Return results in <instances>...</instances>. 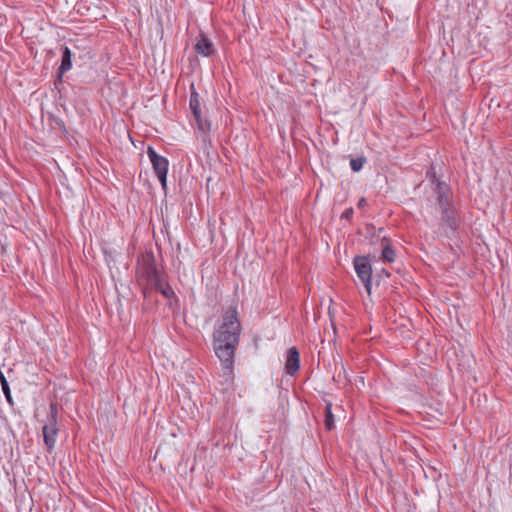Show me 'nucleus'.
Listing matches in <instances>:
<instances>
[{
    "label": "nucleus",
    "mask_w": 512,
    "mask_h": 512,
    "mask_svg": "<svg viewBox=\"0 0 512 512\" xmlns=\"http://www.w3.org/2000/svg\"><path fill=\"white\" fill-rule=\"evenodd\" d=\"M242 327L236 306H229L222 316V322L213 333V348L219 358L226 379L234 377V358L239 345Z\"/></svg>",
    "instance_id": "obj_1"
},
{
    "label": "nucleus",
    "mask_w": 512,
    "mask_h": 512,
    "mask_svg": "<svg viewBox=\"0 0 512 512\" xmlns=\"http://www.w3.org/2000/svg\"><path fill=\"white\" fill-rule=\"evenodd\" d=\"M58 407L55 402H51L49 406L48 422L43 426V438L48 452H51L56 443V437L59 432L58 423Z\"/></svg>",
    "instance_id": "obj_2"
},
{
    "label": "nucleus",
    "mask_w": 512,
    "mask_h": 512,
    "mask_svg": "<svg viewBox=\"0 0 512 512\" xmlns=\"http://www.w3.org/2000/svg\"><path fill=\"white\" fill-rule=\"evenodd\" d=\"M426 176L430 179L431 185L433 186L432 189L436 195L438 206H447L448 204L453 203L450 186L437 177L433 167L427 171Z\"/></svg>",
    "instance_id": "obj_3"
},
{
    "label": "nucleus",
    "mask_w": 512,
    "mask_h": 512,
    "mask_svg": "<svg viewBox=\"0 0 512 512\" xmlns=\"http://www.w3.org/2000/svg\"><path fill=\"white\" fill-rule=\"evenodd\" d=\"M147 155L151 161L153 170L164 190L167 188V173L169 161L167 158L159 155L152 146L147 148Z\"/></svg>",
    "instance_id": "obj_4"
},
{
    "label": "nucleus",
    "mask_w": 512,
    "mask_h": 512,
    "mask_svg": "<svg viewBox=\"0 0 512 512\" xmlns=\"http://www.w3.org/2000/svg\"><path fill=\"white\" fill-rule=\"evenodd\" d=\"M353 265L358 278L363 283L368 294L371 293L372 266L367 256H355Z\"/></svg>",
    "instance_id": "obj_5"
},
{
    "label": "nucleus",
    "mask_w": 512,
    "mask_h": 512,
    "mask_svg": "<svg viewBox=\"0 0 512 512\" xmlns=\"http://www.w3.org/2000/svg\"><path fill=\"white\" fill-rule=\"evenodd\" d=\"M440 210V226L448 228L454 234L460 224V216L458 210L453 206V203L447 206L439 207Z\"/></svg>",
    "instance_id": "obj_6"
},
{
    "label": "nucleus",
    "mask_w": 512,
    "mask_h": 512,
    "mask_svg": "<svg viewBox=\"0 0 512 512\" xmlns=\"http://www.w3.org/2000/svg\"><path fill=\"white\" fill-rule=\"evenodd\" d=\"M300 369V353L296 347H291L287 351L285 371L293 376Z\"/></svg>",
    "instance_id": "obj_7"
},
{
    "label": "nucleus",
    "mask_w": 512,
    "mask_h": 512,
    "mask_svg": "<svg viewBox=\"0 0 512 512\" xmlns=\"http://www.w3.org/2000/svg\"><path fill=\"white\" fill-rule=\"evenodd\" d=\"M195 50L198 54L205 57L212 56L215 53L212 41L204 34L200 33L195 45Z\"/></svg>",
    "instance_id": "obj_8"
},
{
    "label": "nucleus",
    "mask_w": 512,
    "mask_h": 512,
    "mask_svg": "<svg viewBox=\"0 0 512 512\" xmlns=\"http://www.w3.org/2000/svg\"><path fill=\"white\" fill-rule=\"evenodd\" d=\"M143 262L144 275L148 282H150L154 278H157L161 274L156 267L155 259L152 253L147 254L144 257Z\"/></svg>",
    "instance_id": "obj_9"
},
{
    "label": "nucleus",
    "mask_w": 512,
    "mask_h": 512,
    "mask_svg": "<svg viewBox=\"0 0 512 512\" xmlns=\"http://www.w3.org/2000/svg\"><path fill=\"white\" fill-rule=\"evenodd\" d=\"M72 67V52L69 47L62 46L61 64L57 70V78L61 82L63 75Z\"/></svg>",
    "instance_id": "obj_10"
},
{
    "label": "nucleus",
    "mask_w": 512,
    "mask_h": 512,
    "mask_svg": "<svg viewBox=\"0 0 512 512\" xmlns=\"http://www.w3.org/2000/svg\"><path fill=\"white\" fill-rule=\"evenodd\" d=\"M189 107L193 113V116H199V111H201L199 94L196 92L193 84L191 85Z\"/></svg>",
    "instance_id": "obj_11"
},
{
    "label": "nucleus",
    "mask_w": 512,
    "mask_h": 512,
    "mask_svg": "<svg viewBox=\"0 0 512 512\" xmlns=\"http://www.w3.org/2000/svg\"><path fill=\"white\" fill-rule=\"evenodd\" d=\"M325 419L324 425L328 431H331L335 428L334 415L332 413V403L328 402L324 409Z\"/></svg>",
    "instance_id": "obj_12"
},
{
    "label": "nucleus",
    "mask_w": 512,
    "mask_h": 512,
    "mask_svg": "<svg viewBox=\"0 0 512 512\" xmlns=\"http://www.w3.org/2000/svg\"><path fill=\"white\" fill-rule=\"evenodd\" d=\"M0 383H1L3 394H4L5 398H6V401L8 402V404L10 406H13L14 405V401H13V398H12V395H11L10 386H9V383H8L4 373H0Z\"/></svg>",
    "instance_id": "obj_13"
},
{
    "label": "nucleus",
    "mask_w": 512,
    "mask_h": 512,
    "mask_svg": "<svg viewBox=\"0 0 512 512\" xmlns=\"http://www.w3.org/2000/svg\"><path fill=\"white\" fill-rule=\"evenodd\" d=\"M381 257H382L383 261L388 262V263H392L395 261V251L389 243L384 245V247L382 249Z\"/></svg>",
    "instance_id": "obj_14"
},
{
    "label": "nucleus",
    "mask_w": 512,
    "mask_h": 512,
    "mask_svg": "<svg viewBox=\"0 0 512 512\" xmlns=\"http://www.w3.org/2000/svg\"><path fill=\"white\" fill-rule=\"evenodd\" d=\"M194 119L200 131L206 133L207 131L210 130L211 124L206 118L202 117L201 111H199V116H194Z\"/></svg>",
    "instance_id": "obj_15"
},
{
    "label": "nucleus",
    "mask_w": 512,
    "mask_h": 512,
    "mask_svg": "<svg viewBox=\"0 0 512 512\" xmlns=\"http://www.w3.org/2000/svg\"><path fill=\"white\" fill-rule=\"evenodd\" d=\"M366 162V158L361 156L357 158H352L350 161V167L352 171L359 172L362 168L364 163Z\"/></svg>",
    "instance_id": "obj_16"
},
{
    "label": "nucleus",
    "mask_w": 512,
    "mask_h": 512,
    "mask_svg": "<svg viewBox=\"0 0 512 512\" xmlns=\"http://www.w3.org/2000/svg\"><path fill=\"white\" fill-rule=\"evenodd\" d=\"M149 283L152 284V286L157 290V291H160L162 290V288L165 286V283H167L162 274H160L157 278H154L153 280H151Z\"/></svg>",
    "instance_id": "obj_17"
},
{
    "label": "nucleus",
    "mask_w": 512,
    "mask_h": 512,
    "mask_svg": "<svg viewBox=\"0 0 512 512\" xmlns=\"http://www.w3.org/2000/svg\"><path fill=\"white\" fill-rule=\"evenodd\" d=\"M159 292L166 298H171L175 295L173 289L168 283H165V286Z\"/></svg>",
    "instance_id": "obj_18"
},
{
    "label": "nucleus",
    "mask_w": 512,
    "mask_h": 512,
    "mask_svg": "<svg viewBox=\"0 0 512 512\" xmlns=\"http://www.w3.org/2000/svg\"><path fill=\"white\" fill-rule=\"evenodd\" d=\"M142 294H143V297L146 301L150 300L151 297H152V294H153V289L149 286H145L143 289H142Z\"/></svg>",
    "instance_id": "obj_19"
},
{
    "label": "nucleus",
    "mask_w": 512,
    "mask_h": 512,
    "mask_svg": "<svg viewBox=\"0 0 512 512\" xmlns=\"http://www.w3.org/2000/svg\"><path fill=\"white\" fill-rule=\"evenodd\" d=\"M353 214H354L353 208H351V207L347 208L342 213L341 219H346V220L350 221L352 219V217H353Z\"/></svg>",
    "instance_id": "obj_20"
},
{
    "label": "nucleus",
    "mask_w": 512,
    "mask_h": 512,
    "mask_svg": "<svg viewBox=\"0 0 512 512\" xmlns=\"http://www.w3.org/2000/svg\"><path fill=\"white\" fill-rule=\"evenodd\" d=\"M367 205V201L364 197L360 198L359 201H358V204H357V207L359 209H362L364 208L365 206Z\"/></svg>",
    "instance_id": "obj_21"
},
{
    "label": "nucleus",
    "mask_w": 512,
    "mask_h": 512,
    "mask_svg": "<svg viewBox=\"0 0 512 512\" xmlns=\"http://www.w3.org/2000/svg\"><path fill=\"white\" fill-rule=\"evenodd\" d=\"M383 274H386V276H388V277L390 276L389 272L386 271L385 269H383Z\"/></svg>",
    "instance_id": "obj_22"
},
{
    "label": "nucleus",
    "mask_w": 512,
    "mask_h": 512,
    "mask_svg": "<svg viewBox=\"0 0 512 512\" xmlns=\"http://www.w3.org/2000/svg\"><path fill=\"white\" fill-rule=\"evenodd\" d=\"M382 241H383V242H388V240H387V238H386V237H384Z\"/></svg>",
    "instance_id": "obj_23"
}]
</instances>
